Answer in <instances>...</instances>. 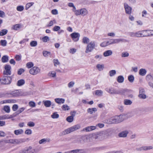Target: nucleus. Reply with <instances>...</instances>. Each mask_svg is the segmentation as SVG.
<instances>
[{"instance_id": "nucleus-25", "label": "nucleus", "mask_w": 153, "mask_h": 153, "mask_svg": "<svg viewBox=\"0 0 153 153\" xmlns=\"http://www.w3.org/2000/svg\"><path fill=\"white\" fill-rule=\"evenodd\" d=\"M97 111V109L95 108H89L87 109V112L90 114H92L94 112H95Z\"/></svg>"}, {"instance_id": "nucleus-50", "label": "nucleus", "mask_w": 153, "mask_h": 153, "mask_svg": "<svg viewBox=\"0 0 153 153\" xmlns=\"http://www.w3.org/2000/svg\"><path fill=\"white\" fill-rule=\"evenodd\" d=\"M129 54L127 52H124L122 53L121 54V56L123 57H128L129 56Z\"/></svg>"}, {"instance_id": "nucleus-51", "label": "nucleus", "mask_w": 153, "mask_h": 153, "mask_svg": "<svg viewBox=\"0 0 153 153\" xmlns=\"http://www.w3.org/2000/svg\"><path fill=\"white\" fill-rule=\"evenodd\" d=\"M54 22L55 23H56V22L55 20H53L51 21L47 25V27H51L52 26L53 24V23Z\"/></svg>"}, {"instance_id": "nucleus-59", "label": "nucleus", "mask_w": 153, "mask_h": 153, "mask_svg": "<svg viewBox=\"0 0 153 153\" xmlns=\"http://www.w3.org/2000/svg\"><path fill=\"white\" fill-rule=\"evenodd\" d=\"M53 63L54 65L56 66V65H59L60 64V62H59L57 59H54L53 60Z\"/></svg>"}, {"instance_id": "nucleus-28", "label": "nucleus", "mask_w": 153, "mask_h": 153, "mask_svg": "<svg viewBox=\"0 0 153 153\" xmlns=\"http://www.w3.org/2000/svg\"><path fill=\"white\" fill-rule=\"evenodd\" d=\"M124 80V78L121 75L119 76L117 78V81L120 83H122Z\"/></svg>"}, {"instance_id": "nucleus-54", "label": "nucleus", "mask_w": 153, "mask_h": 153, "mask_svg": "<svg viewBox=\"0 0 153 153\" xmlns=\"http://www.w3.org/2000/svg\"><path fill=\"white\" fill-rule=\"evenodd\" d=\"M62 108L63 110H68L70 109L69 107L67 105H63L62 107Z\"/></svg>"}, {"instance_id": "nucleus-46", "label": "nucleus", "mask_w": 153, "mask_h": 153, "mask_svg": "<svg viewBox=\"0 0 153 153\" xmlns=\"http://www.w3.org/2000/svg\"><path fill=\"white\" fill-rule=\"evenodd\" d=\"M33 66V64L32 62H29L26 64V67L28 68H30Z\"/></svg>"}, {"instance_id": "nucleus-27", "label": "nucleus", "mask_w": 153, "mask_h": 153, "mask_svg": "<svg viewBox=\"0 0 153 153\" xmlns=\"http://www.w3.org/2000/svg\"><path fill=\"white\" fill-rule=\"evenodd\" d=\"M81 14L84 16L88 13V11L85 9H82L80 10Z\"/></svg>"}, {"instance_id": "nucleus-7", "label": "nucleus", "mask_w": 153, "mask_h": 153, "mask_svg": "<svg viewBox=\"0 0 153 153\" xmlns=\"http://www.w3.org/2000/svg\"><path fill=\"white\" fill-rule=\"evenodd\" d=\"M138 97L140 99H145L146 98L147 96L145 94V91L143 88H139Z\"/></svg>"}, {"instance_id": "nucleus-38", "label": "nucleus", "mask_w": 153, "mask_h": 153, "mask_svg": "<svg viewBox=\"0 0 153 153\" xmlns=\"http://www.w3.org/2000/svg\"><path fill=\"white\" fill-rule=\"evenodd\" d=\"M96 67L100 71H101L103 69L104 65H103L98 64L97 65Z\"/></svg>"}, {"instance_id": "nucleus-56", "label": "nucleus", "mask_w": 153, "mask_h": 153, "mask_svg": "<svg viewBox=\"0 0 153 153\" xmlns=\"http://www.w3.org/2000/svg\"><path fill=\"white\" fill-rule=\"evenodd\" d=\"M0 43L1 44V45L3 46H6L7 45V42L5 40H1Z\"/></svg>"}, {"instance_id": "nucleus-53", "label": "nucleus", "mask_w": 153, "mask_h": 153, "mask_svg": "<svg viewBox=\"0 0 153 153\" xmlns=\"http://www.w3.org/2000/svg\"><path fill=\"white\" fill-rule=\"evenodd\" d=\"M42 40L44 42H47L49 40V38L48 36H45L42 38Z\"/></svg>"}, {"instance_id": "nucleus-9", "label": "nucleus", "mask_w": 153, "mask_h": 153, "mask_svg": "<svg viewBox=\"0 0 153 153\" xmlns=\"http://www.w3.org/2000/svg\"><path fill=\"white\" fill-rule=\"evenodd\" d=\"M25 140L24 139H10V143L18 144L25 142Z\"/></svg>"}, {"instance_id": "nucleus-57", "label": "nucleus", "mask_w": 153, "mask_h": 153, "mask_svg": "<svg viewBox=\"0 0 153 153\" xmlns=\"http://www.w3.org/2000/svg\"><path fill=\"white\" fill-rule=\"evenodd\" d=\"M25 71V70L23 68H20L18 71L17 74L19 75H21Z\"/></svg>"}, {"instance_id": "nucleus-14", "label": "nucleus", "mask_w": 153, "mask_h": 153, "mask_svg": "<svg viewBox=\"0 0 153 153\" xmlns=\"http://www.w3.org/2000/svg\"><path fill=\"white\" fill-rule=\"evenodd\" d=\"M128 133V131L127 130L123 131L120 132L118 135L119 137H127Z\"/></svg>"}, {"instance_id": "nucleus-13", "label": "nucleus", "mask_w": 153, "mask_h": 153, "mask_svg": "<svg viewBox=\"0 0 153 153\" xmlns=\"http://www.w3.org/2000/svg\"><path fill=\"white\" fill-rule=\"evenodd\" d=\"M89 137L86 136H82L79 138L80 144H83L87 142Z\"/></svg>"}, {"instance_id": "nucleus-6", "label": "nucleus", "mask_w": 153, "mask_h": 153, "mask_svg": "<svg viewBox=\"0 0 153 153\" xmlns=\"http://www.w3.org/2000/svg\"><path fill=\"white\" fill-rule=\"evenodd\" d=\"M1 83L4 85H9L10 84L12 81L11 76H4L1 79Z\"/></svg>"}, {"instance_id": "nucleus-12", "label": "nucleus", "mask_w": 153, "mask_h": 153, "mask_svg": "<svg viewBox=\"0 0 153 153\" xmlns=\"http://www.w3.org/2000/svg\"><path fill=\"white\" fill-rule=\"evenodd\" d=\"M71 37L75 42L78 41L80 36L79 33H73L71 34Z\"/></svg>"}, {"instance_id": "nucleus-55", "label": "nucleus", "mask_w": 153, "mask_h": 153, "mask_svg": "<svg viewBox=\"0 0 153 153\" xmlns=\"http://www.w3.org/2000/svg\"><path fill=\"white\" fill-rule=\"evenodd\" d=\"M3 74L4 75H10L11 74V71H8L5 70V71H3Z\"/></svg>"}, {"instance_id": "nucleus-10", "label": "nucleus", "mask_w": 153, "mask_h": 153, "mask_svg": "<svg viewBox=\"0 0 153 153\" xmlns=\"http://www.w3.org/2000/svg\"><path fill=\"white\" fill-rule=\"evenodd\" d=\"M124 6L126 13L128 14H131V13L132 8L126 3H124Z\"/></svg>"}, {"instance_id": "nucleus-36", "label": "nucleus", "mask_w": 153, "mask_h": 153, "mask_svg": "<svg viewBox=\"0 0 153 153\" xmlns=\"http://www.w3.org/2000/svg\"><path fill=\"white\" fill-rule=\"evenodd\" d=\"M128 79L130 82H133L134 80V77L132 75H130L128 77Z\"/></svg>"}, {"instance_id": "nucleus-21", "label": "nucleus", "mask_w": 153, "mask_h": 153, "mask_svg": "<svg viewBox=\"0 0 153 153\" xmlns=\"http://www.w3.org/2000/svg\"><path fill=\"white\" fill-rule=\"evenodd\" d=\"M112 52L111 50H107L103 53L104 56L105 57L108 56L112 55Z\"/></svg>"}, {"instance_id": "nucleus-1", "label": "nucleus", "mask_w": 153, "mask_h": 153, "mask_svg": "<svg viewBox=\"0 0 153 153\" xmlns=\"http://www.w3.org/2000/svg\"><path fill=\"white\" fill-rule=\"evenodd\" d=\"M126 115L122 114L119 116H116L114 117L110 118L105 120L107 123L109 124L118 123L123 121L126 118Z\"/></svg>"}, {"instance_id": "nucleus-11", "label": "nucleus", "mask_w": 153, "mask_h": 153, "mask_svg": "<svg viewBox=\"0 0 153 153\" xmlns=\"http://www.w3.org/2000/svg\"><path fill=\"white\" fill-rule=\"evenodd\" d=\"M152 146H144L140 148H136V150L137 151H147L152 149Z\"/></svg>"}, {"instance_id": "nucleus-39", "label": "nucleus", "mask_w": 153, "mask_h": 153, "mask_svg": "<svg viewBox=\"0 0 153 153\" xmlns=\"http://www.w3.org/2000/svg\"><path fill=\"white\" fill-rule=\"evenodd\" d=\"M126 91V89H122L119 90H117V94H123Z\"/></svg>"}, {"instance_id": "nucleus-47", "label": "nucleus", "mask_w": 153, "mask_h": 153, "mask_svg": "<svg viewBox=\"0 0 153 153\" xmlns=\"http://www.w3.org/2000/svg\"><path fill=\"white\" fill-rule=\"evenodd\" d=\"M30 45L32 47H35L37 45V42L36 41H33L30 42Z\"/></svg>"}, {"instance_id": "nucleus-29", "label": "nucleus", "mask_w": 153, "mask_h": 153, "mask_svg": "<svg viewBox=\"0 0 153 153\" xmlns=\"http://www.w3.org/2000/svg\"><path fill=\"white\" fill-rule=\"evenodd\" d=\"M132 103V102L130 100L125 99L124 100V104L126 105H130Z\"/></svg>"}, {"instance_id": "nucleus-3", "label": "nucleus", "mask_w": 153, "mask_h": 153, "mask_svg": "<svg viewBox=\"0 0 153 153\" xmlns=\"http://www.w3.org/2000/svg\"><path fill=\"white\" fill-rule=\"evenodd\" d=\"M38 151L37 149H33L31 146H29L20 150L19 153H37Z\"/></svg>"}, {"instance_id": "nucleus-17", "label": "nucleus", "mask_w": 153, "mask_h": 153, "mask_svg": "<svg viewBox=\"0 0 153 153\" xmlns=\"http://www.w3.org/2000/svg\"><path fill=\"white\" fill-rule=\"evenodd\" d=\"M71 153H86L83 149H76L71 151Z\"/></svg>"}, {"instance_id": "nucleus-64", "label": "nucleus", "mask_w": 153, "mask_h": 153, "mask_svg": "<svg viewBox=\"0 0 153 153\" xmlns=\"http://www.w3.org/2000/svg\"><path fill=\"white\" fill-rule=\"evenodd\" d=\"M83 131H91L90 126H88L84 128Z\"/></svg>"}, {"instance_id": "nucleus-40", "label": "nucleus", "mask_w": 153, "mask_h": 153, "mask_svg": "<svg viewBox=\"0 0 153 153\" xmlns=\"http://www.w3.org/2000/svg\"><path fill=\"white\" fill-rule=\"evenodd\" d=\"M7 30L6 29H3L0 32V36H3L7 34Z\"/></svg>"}, {"instance_id": "nucleus-60", "label": "nucleus", "mask_w": 153, "mask_h": 153, "mask_svg": "<svg viewBox=\"0 0 153 153\" xmlns=\"http://www.w3.org/2000/svg\"><path fill=\"white\" fill-rule=\"evenodd\" d=\"M4 68L6 70L11 71V66L9 65H6L4 67Z\"/></svg>"}, {"instance_id": "nucleus-48", "label": "nucleus", "mask_w": 153, "mask_h": 153, "mask_svg": "<svg viewBox=\"0 0 153 153\" xmlns=\"http://www.w3.org/2000/svg\"><path fill=\"white\" fill-rule=\"evenodd\" d=\"M4 110L6 112L8 113L10 112V108L8 106H5L4 108Z\"/></svg>"}, {"instance_id": "nucleus-58", "label": "nucleus", "mask_w": 153, "mask_h": 153, "mask_svg": "<svg viewBox=\"0 0 153 153\" xmlns=\"http://www.w3.org/2000/svg\"><path fill=\"white\" fill-rule=\"evenodd\" d=\"M75 83L73 81H71L68 84V86L69 88H71L74 85Z\"/></svg>"}, {"instance_id": "nucleus-52", "label": "nucleus", "mask_w": 153, "mask_h": 153, "mask_svg": "<svg viewBox=\"0 0 153 153\" xmlns=\"http://www.w3.org/2000/svg\"><path fill=\"white\" fill-rule=\"evenodd\" d=\"M29 105L31 107H34L36 106L35 103L32 101H31L29 102Z\"/></svg>"}, {"instance_id": "nucleus-33", "label": "nucleus", "mask_w": 153, "mask_h": 153, "mask_svg": "<svg viewBox=\"0 0 153 153\" xmlns=\"http://www.w3.org/2000/svg\"><path fill=\"white\" fill-rule=\"evenodd\" d=\"M103 92L101 90H97L95 91V94L99 96L102 95Z\"/></svg>"}, {"instance_id": "nucleus-61", "label": "nucleus", "mask_w": 153, "mask_h": 153, "mask_svg": "<svg viewBox=\"0 0 153 153\" xmlns=\"http://www.w3.org/2000/svg\"><path fill=\"white\" fill-rule=\"evenodd\" d=\"M27 125L29 127H33L35 126V123L33 122L30 121L27 123Z\"/></svg>"}, {"instance_id": "nucleus-4", "label": "nucleus", "mask_w": 153, "mask_h": 153, "mask_svg": "<svg viewBox=\"0 0 153 153\" xmlns=\"http://www.w3.org/2000/svg\"><path fill=\"white\" fill-rule=\"evenodd\" d=\"M108 136V134L107 131H102L99 132L96 135L95 138L102 140L104 138H106Z\"/></svg>"}, {"instance_id": "nucleus-63", "label": "nucleus", "mask_w": 153, "mask_h": 153, "mask_svg": "<svg viewBox=\"0 0 153 153\" xmlns=\"http://www.w3.org/2000/svg\"><path fill=\"white\" fill-rule=\"evenodd\" d=\"M60 29L59 26H56L53 28V30L54 31H57L59 30Z\"/></svg>"}, {"instance_id": "nucleus-20", "label": "nucleus", "mask_w": 153, "mask_h": 153, "mask_svg": "<svg viewBox=\"0 0 153 153\" xmlns=\"http://www.w3.org/2000/svg\"><path fill=\"white\" fill-rule=\"evenodd\" d=\"M44 105L46 107H48L51 106V102L50 100H44L43 101Z\"/></svg>"}, {"instance_id": "nucleus-8", "label": "nucleus", "mask_w": 153, "mask_h": 153, "mask_svg": "<svg viewBox=\"0 0 153 153\" xmlns=\"http://www.w3.org/2000/svg\"><path fill=\"white\" fill-rule=\"evenodd\" d=\"M40 71V69L38 67L35 66L30 70L29 73L32 75H34L39 73Z\"/></svg>"}, {"instance_id": "nucleus-34", "label": "nucleus", "mask_w": 153, "mask_h": 153, "mask_svg": "<svg viewBox=\"0 0 153 153\" xmlns=\"http://www.w3.org/2000/svg\"><path fill=\"white\" fill-rule=\"evenodd\" d=\"M20 25L19 24L14 25L12 27V28L14 30H18L20 28Z\"/></svg>"}, {"instance_id": "nucleus-42", "label": "nucleus", "mask_w": 153, "mask_h": 153, "mask_svg": "<svg viewBox=\"0 0 153 153\" xmlns=\"http://www.w3.org/2000/svg\"><path fill=\"white\" fill-rule=\"evenodd\" d=\"M89 41V39L86 37H84L82 39V42L84 44L88 43Z\"/></svg>"}, {"instance_id": "nucleus-43", "label": "nucleus", "mask_w": 153, "mask_h": 153, "mask_svg": "<svg viewBox=\"0 0 153 153\" xmlns=\"http://www.w3.org/2000/svg\"><path fill=\"white\" fill-rule=\"evenodd\" d=\"M43 56L45 57H47L49 55H51V53L50 52L47 51H44L42 52Z\"/></svg>"}, {"instance_id": "nucleus-45", "label": "nucleus", "mask_w": 153, "mask_h": 153, "mask_svg": "<svg viewBox=\"0 0 153 153\" xmlns=\"http://www.w3.org/2000/svg\"><path fill=\"white\" fill-rule=\"evenodd\" d=\"M33 2L27 3L25 6V9L27 10L30 7L32 6L33 4Z\"/></svg>"}, {"instance_id": "nucleus-32", "label": "nucleus", "mask_w": 153, "mask_h": 153, "mask_svg": "<svg viewBox=\"0 0 153 153\" xmlns=\"http://www.w3.org/2000/svg\"><path fill=\"white\" fill-rule=\"evenodd\" d=\"M2 62H6L8 60V56H4L1 58Z\"/></svg>"}, {"instance_id": "nucleus-26", "label": "nucleus", "mask_w": 153, "mask_h": 153, "mask_svg": "<svg viewBox=\"0 0 153 153\" xmlns=\"http://www.w3.org/2000/svg\"><path fill=\"white\" fill-rule=\"evenodd\" d=\"M23 132V131L22 129L15 130L14 131V133L16 135L22 134Z\"/></svg>"}, {"instance_id": "nucleus-18", "label": "nucleus", "mask_w": 153, "mask_h": 153, "mask_svg": "<svg viewBox=\"0 0 153 153\" xmlns=\"http://www.w3.org/2000/svg\"><path fill=\"white\" fill-rule=\"evenodd\" d=\"M114 44L118 43L120 42H127V40L123 39H114Z\"/></svg>"}, {"instance_id": "nucleus-62", "label": "nucleus", "mask_w": 153, "mask_h": 153, "mask_svg": "<svg viewBox=\"0 0 153 153\" xmlns=\"http://www.w3.org/2000/svg\"><path fill=\"white\" fill-rule=\"evenodd\" d=\"M12 108L13 110L14 111H15L18 109V106L17 105L15 104L13 106Z\"/></svg>"}, {"instance_id": "nucleus-49", "label": "nucleus", "mask_w": 153, "mask_h": 153, "mask_svg": "<svg viewBox=\"0 0 153 153\" xmlns=\"http://www.w3.org/2000/svg\"><path fill=\"white\" fill-rule=\"evenodd\" d=\"M24 9V7L22 6H19L17 7L16 10L19 11H22Z\"/></svg>"}, {"instance_id": "nucleus-30", "label": "nucleus", "mask_w": 153, "mask_h": 153, "mask_svg": "<svg viewBox=\"0 0 153 153\" xmlns=\"http://www.w3.org/2000/svg\"><path fill=\"white\" fill-rule=\"evenodd\" d=\"M25 83V81L24 79H21L18 81L17 85L18 86H21L24 85Z\"/></svg>"}, {"instance_id": "nucleus-44", "label": "nucleus", "mask_w": 153, "mask_h": 153, "mask_svg": "<svg viewBox=\"0 0 153 153\" xmlns=\"http://www.w3.org/2000/svg\"><path fill=\"white\" fill-rule=\"evenodd\" d=\"M109 76H112L116 74V71L115 70H112L110 71L109 72Z\"/></svg>"}, {"instance_id": "nucleus-2", "label": "nucleus", "mask_w": 153, "mask_h": 153, "mask_svg": "<svg viewBox=\"0 0 153 153\" xmlns=\"http://www.w3.org/2000/svg\"><path fill=\"white\" fill-rule=\"evenodd\" d=\"M80 127V126L79 125H74L63 131L60 133L59 135L61 136L69 134L79 129Z\"/></svg>"}, {"instance_id": "nucleus-23", "label": "nucleus", "mask_w": 153, "mask_h": 153, "mask_svg": "<svg viewBox=\"0 0 153 153\" xmlns=\"http://www.w3.org/2000/svg\"><path fill=\"white\" fill-rule=\"evenodd\" d=\"M75 116L74 114H72V115L66 118V120L69 123L72 122L74 120V117Z\"/></svg>"}, {"instance_id": "nucleus-15", "label": "nucleus", "mask_w": 153, "mask_h": 153, "mask_svg": "<svg viewBox=\"0 0 153 153\" xmlns=\"http://www.w3.org/2000/svg\"><path fill=\"white\" fill-rule=\"evenodd\" d=\"M105 90L107 92L111 94H117V90H116V89H114L113 88H106L105 89Z\"/></svg>"}, {"instance_id": "nucleus-19", "label": "nucleus", "mask_w": 153, "mask_h": 153, "mask_svg": "<svg viewBox=\"0 0 153 153\" xmlns=\"http://www.w3.org/2000/svg\"><path fill=\"white\" fill-rule=\"evenodd\" d=\"M50 140L49 138H44L42 139L39 141V143L40 144H45L46 142H49Z\"/></svg>"}, {"instance_id": "nucleus-22", "label": "nucleus", "mask_w": 153, "mask_h": 153, "mask_svg": "<svg viewBox=\"0 0 153 153\" xmlns=\"http://www.w3.org/2000/svg\"><path fill=\"white\" fill-rule=\"evenodd\" d=\"M55 100L58 104L63 103L65 101V100L62 98H56Z\"/></svg>"}, {"instance_id": "nucleus-41", "label": "nucleus", "mask_w": 153, "mask_h": 153, "mask_svg": "<svg viewBox=\"0 0 153 153\" xmlns=\"http://www.w3.org/2000/svg\"><path fill=\"white\" fill-rule=\"evenodd\" d=\"M22 56L21 55H16L15 56V59L17 61H19L21 60Z\"/></svg>"}, {"instance_id": "nucleus-37", "label": "nucleus", "mask_w": 153, "mask_h": 153, "mask_svg": "<svg viewBox=\"0 0 153 153\" xmlns=\"http://www.w3.org/2000/svg\"><path fill=\"white\" fill-rule=\"evenodd\" d=\"M51 117L53 119L57 118L59 117V115L57 114V112H54L51 115Z\"/></svg>"}, {"instance_id": "nucleus-35", "label": "nucleus", "mask_w": 153, "mask_h": 153, "mask_svg": "<svg viewBox=\"0 0 153 153\" xmlns=\"http://www.w3.org/2000/svg\"><path fill=\"white\" fill-rule=\"evenodd\" d=\"M25 109V108L24 107H22L19 109L18 110L16 113V115H18L22 112H23Z\"/></svg>"}, {"instance_id": "nucleus-5", "label": "nucleus", "mask_w": 153, "mask_h": 153, "mask_svg": "<svg viewBox=\"0 0 153 153\" xmlns=\"http://www.w3.org/2000/svg\"><path fill=\"white\" fill-rule=\"evenodd\" d=\"M95 43L94 42H91L89 43L86 47L85 53H88L92 51L95 48Z\"/></svg>"}, {"instance_id": "nucleus-16", "label": "nucleus", "mask_w": 153, "mask_h": 153, "mask_svg": "<svg viewBox=\"0 0 153 153\" xmlns=\"http://www.w3.org/2000/svg\"><path fill=\"white\" fill-rule=\"evenodd\" d=\"M8 94L10 95V97H17L19 96L20 93L17 90L11 92L10 93H8Z\"/></svg>"}, {"instance_id": "nucleus-31", "label": "nucleus", "mask_w": 153, "mask_h": 153, "mask_svg": "<svg viewBox=\"0 0 153 153\" xmlns=\"http://www.w3.org/2000/svg\"><path fill=\"white\" fill-rule=\"evenodd\" d=\"M148 31H149V30H140V37H144L147 36L146 35H143V33H144V32H147Z\"/></svg>"}, {"instance_id": "nucleus-24", "label": "nucleus", "mask_w": 153, "mask_h": 153, "mask_svg": "<svg viewBox=\"0 0 153 153\" xmlns=\"http://www.w3.org/2000/svg\"><path fill=\"white\" fill-rule=\"evenodd\" d=\"M146 73V69L141 68L140 69L139 71V74L140 75L144 76L145 75Z\"/></svg>"}]
</instances>
